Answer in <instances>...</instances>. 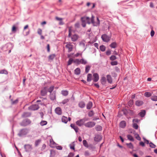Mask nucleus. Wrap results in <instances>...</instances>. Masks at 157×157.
<instances>
[{
	"label": "nucleus",
	"mask_w": 157,
	"mask_h": 157,
	"mask_svg": "<svg viewBox=\"0 0 157 157\" xmlns=\"http://www.w3.org/2000/svg\"><path fill=\"white\" fill-rule=\"evenodd\" d=\"M71 29L72 28L71 27H69L68 36L71 37V40L72 41H75L77 40L78 38V36L76 34H74L71 36V33L72 31Z\"/></svg>",
	"instance_id": "f257e3e1"
},
{
	"label": "nucleus",
	"mask_w": 157,
	"mask_h": 157,
	"mask_svg": "<svg viewBox=\"0 0 157 157\" xmlns=\"http://www.w3.org/2000/svg\"><path fill=\"white\" fill-rule=\"evenodd\" d=\"M94 17L92 16L91 18V23L94 26H98V25H99L100 24V21L98 18V17H97V20L96 21H94Z\"/></svg>",
	"instance_id": "f03ea898"
},
{
	"label": "nucleus",
	"mask_w": 157,
	"mask_h": 157,
	"mask_svg": "<svg viewBox=\"0 0 157 157\" xmlns=\"http://www.w3.org/2000/svg\"><path fill=\"white\" fill-rule=\"evenodd\" d=\"M101 38L103 41L106 42H108L111 39L110 36H109L105 34L102 35Z\"/></svg>",
	"instance_id": "7ed1b4c3"
},
{
	"label": "nucleus",
	"mask_w": 157,
	"mask_h": 157,
	"mask_svg": "<svg viewBox=\"0 0 157 157\" xmlns=\"http://www.w3.org/2000/svg\"><path fill=\"white\" fill-rule=\"evenodd\" d=\"M28 133V130L26 129H22L21 130L18 134V135L21 136L23 135H26Z\"/></svg>",
	"instance_id": "20e7f679"
},
{
	"label": "nucleus",
	"mask_w": 157,
	"mask_h": 157,
	"mask_svg": "<svg viewBox=\"0 0 157 157\" xmlns=\"http://www.w3.org/2000/svg\"><path fill=\"white\" fill-rule=\"evenodd\" d=\"M95 124V123L94 122H88L85 123L84 125L86 127L91 128L94 126Z\"/></svg>",
	"instance_id": "39448f33"
},
{
	"label": "nucleus",
	"mask_w": 157,
	"mask_h": 157,
	"mask_svg": "<svg viewBox=\"0 0 157 157\" xmlns=\"http://www.w3.org/2000/svg\"><path fill=\"white\" fill-rule=\"evenodd\" d=\"M31 123V121L29 119H27L24 120L21 123V125L23 126H26Z\"/></svg>",
	"instance_id": "423d86ee"
},
{
	"label": "nucleus",
	"mask_w": 157,
	"mask_h": 157,
	"mask_svg": "<svg viewBox=\"0 0 157 157\" xmlns=\"http://www.w3.org/2000/svg\"><path fill=\"white\" fill-rule=\"evenodd\" d=\"M90 19V18L89 17H82L81 18V20L83 22L82 24V26L83 27H85L86 26V24L84 23V22L86 21H87L89 24H90V22H89V20Z\"/></svg>",
	"instance_id": "0eeeda50"
},
{
	"label": "nucleus",
	"mask_w": 157,
	"mask_h": 157,
	"mask_svg": "<svg viewBox=\"0 0 157 157\" xmlns=\"http://www.w3.org/2000/svg\"><path fill=\"white\" fill-rule=\"evenodd\" d=\"M39 108L37 105H33L29 107V109L31 110H35L38 109Z\"/></svg>",
	"instance_id": "6e6552de"
},
{
	"label": "nucleus",
	"mask_w": 157,
	"mask_h": 157,
	"mask_svg": "<svg viewBox=\"0 0 157 157\" xmlns=\"http://www.w3.org/2000/svg\"><path fill=\"white\" fill-rule=\"evenodd\" d=\"M48 89L47 87H44L41 91V95L42 96H45L47 93Z\"/></svg>",
	"instance_id": "1a4fd4ad"
},
{
	"label": "nucleus",
	"mask_w": 157,
	"mask_h": 157,
	"mask_svg": "<svg viewBox=\"0 0 157 157\" xmlns=\"http://www.w3.org/2000/svg\"><path fill=\"white\" fill-rule=\"evenodd\" d=\"M85 121V119H82L77 121L76 122V123L77 125L80 126L83 124Z\"/></svg>",
	"instance_id": "9d476101"
},
{
	"label": "nucleus",
	"mask_w": 157,
	"mask_h": 157,
	"mask_svg": "<svg viewBox=\"0 0 157 157\" xmlns=\"http://www.w3.org/2000/svg\"><path fill=\"white\" fill-rule=\"evenodd\" d=\"M55 113L59 115H60L62 113V109L59 107H57L55 109Z\"/></svg>",
	"instance_id": "9b49d317"
},
{
	"label": "nucleus",
	"mask_w": 157,
	"mask_h": 157,
	"mask_svg": "<svg viewBox=\"0 0 157 157\" xmlns=\"http://www.w3.org/2000/svg\"><path fill=\"white\" fill-rule=\"evenodd\" d=\"M93 76L94 78L93 79V81L94 82H97L99 79V75L97 73H94L93 74Z\"/></svg>",
	"instance_id": "f8f14e48"
},
{
	"label": "nucleus",
	"mask_w": 157,
	"mask_h": 157,
	"mask_svg": "<svg viewBox=\"0 0 157 157\" xmlns=\"http://www.w3.org/2000/svg\"><path fill=\"white\" fill-rule=\"evenodd\" d=\"M66 47L68 49V52H70L72 51L73 45L71 43L67 44L66 46Z\"/></svg>",
	"instance_id": "ddd939ff"
},
{
	"label": "nucleus",
	"mask_w": 157,
	"mask_h": 157,
	"mask_svg": "<svg viewBox=\"0 0 157 157\" xmlns=\"http://www.w3.org/2000/svg\"><path fill=\"white\" fill-rule=\"evenodd\" d=\"M24 147L26 151H30L32 149L31 145L29 144L25 145L24 146Z\"/></svg>",
	"instance_id": "4468645a"
},
{
	"label": "nucleus",
	"mask_w": 157,
	"mask_h": 157,
	"mask_svg": "<svg viewBox=\"0 0 157 157\" xmlns=\"http://www.w3.org/2000/svg\"><path fill=\"white\" fill-rule=\"evenodd\" d=\"M56 145V143L53 140L52 138L50 139V146L52 147H54Z\"/></svg>",
	"instance_id": "2eb2a0df"
},
{
	"label": "nucleus",
	"mask_w": 157,
	"mask_h": 157,
	"mask_svg": "<svg viewBox=\"0 0 157 157\" xmlns=\"http://www.w3.org/2000/svg\"><path fill=\"white\" fill-rule=\"evenodd\" d=\"M50 98L51 100H54L56 99V93L55 92H53L50 93Z\"/></svg>",
	"instance_id": "dca6fc26"
},
{
	"label": "nucleus",
	"mask_w": 157,
	"mask_h": 157,
	"mask_svg": "<svg viewBox=\"0 0 157 157\" xmlns=\"http://www.w3.org/2000/svg\"><path fill=\"white\" fill-rule=\"evenodd\" d=\"M101 82L102 85H105L106 82V78L105 77H101L100 80Z\"/></svg>",
	"instance_id": "f3484780"
},
{
	"label": "nucleus",
	"mask_w": 157,
	"mask_h": 157,
	"mask_svg": "<svg viewBox=\"0 0 157 157\" xmlns=\"http://www.w3.org/2000/svg\"><path fill=\"white\" fill-rule=\"evenodd\" d=\"M71 127L73 128L74 130L76 132H78V128L77 127L75 126V125L74 124H71Z\"/></svg>",
	"instance_id": "a211bd4d"
},
{
	"label": "nucleus",
	"mask_w": 157,
	"mask_h": 157,
	"mask_svg": "<svg viewBox=\"0 0 157 157\" xmlns=\"http://www.w3.org/2000/svg\"><path fill=\"white\" fill-rule=\"evenodd\" d=\"M31 115V113L28 112H25L22 115V117H29Z\"/></svg>",
	"instance_id": "6ab92c4d"
},
{
	"label": "nucleus",
	"mask_w": 157,
	"mask_h": 157,
	"mask_svg": "<svg viewBox=\"0 0 157 157\" xmlns=\"http://www.w3.org/2000/svg\"><path fill=\"white\" fill-rule=\"evenodd\" d=\"M106 77L108 82L109 83H111L112 82V80L111 76L109 75H107Z\"/></svg>",
	"instance_id": "aec40b11"
},
{
	"label": "nucleus",
	"mask_w": 157,
	"mask_h": 157,
	"mask_svg": "<svg viewBox=\"0 0 157 157\" xmlns=\"http://www.w3.org/2000/svg\"><path fill=\"white\" fill-rule=\"evenodd\" d=\"M135 104L136 105L140 106L143 104V102L141 101L137 100L136 101Z\"/></svg>",
	"instance_id": "412c9836"
},
{
	"label": "nucleus",
	"mask_w": 157,
	"mask_h": 157,
	"mask_svg": "<svg viewBox=\"0 0 157 157\" xmlns=\"http://www.w3.org/2000/svg\"><path fill=\"white\" fill-rule=\"evenodd\" d=\"M126 126V122L124 121H121L120 124V126L122 128H124Z\"/></svg>",
	"instance_id": "4be33fe9"
},
{
	"label": "nucleus",
	"mask_w": 157,
	"mask_h": 157,
	"mask_svg": "<svg viewBox=\"0 0 157 157\" xmlns=\"http://www.w3.org/2000/svg\"><path fill=\"white\" fill-rule=\"evenodd\" d=\"M62 122L66 123L68 121L67 117L64 116H63L62 118Z\"/></svg>",
	"instance_id": "5701e85b"
},
{
	"label": "nucleus",
	"mask_w": 157,
	"mask_h": 157,
	"mask_svg": "<svg viewBox=\"0 0 157 157\" xmlns=\"http://www.w3.org/2000/svg\"><path fill=\"white\" fill-rule=\"evenodd\" d=\"M101 136L99 135L96 136L94 138V140L96 141H99L101 140Z\"/></svg>",
	"instance_id": "b1692460"
},
{
	"label": "nucleus",
	"mask_w": 157,
	"mask_h": 157,
	"mask_svg": "<svg viewBox=\"0 0 157 157\" xmlns=\"http://www.w3.org/2000/svg\"><path fill=\"white\" fill-rule=\"evenodd\" d=\"M80 73V69L79 68H77L75 70V73L77 75H79Z\"/></svg>",
	"instance_id": "393cba45"
},
{
	"label": "nucleus",
	"mask_w": 157,
	"mask_h": 157,
	"mask_svg": "<svg viewBox=\"0 0 157 157\" xmlns=\"http://www.w3.org/2000/svg\"><path fill=\"white\" fill-rule=\"evenodd\" d=\"M146 112L144 110H142L140 112L139 114L141 117H143L145 114Z\"/></svg>",
	"instance_id": "a878e982"
},
{
	"label": "nucleus",
	"mask_w": 157,
	"mask_h": 157,
	"mask_svg": "<svg viewBox=\"0 0 157 157\" xmlns=\"http://www.w3.org/2000/svg\"><path fill=\"white\" fill-rule=\"evenodd\" d=\"M152 95V94L150 92H146L144 94V95L146 97H149Z\"/></svg>",
	"instance_id": "bb28decb"
},
{
	"label": "nucleus",
	"mask_w": 157,
	"mask_h": 157,
	"mask_svg": "<svg viewBox=\"0 0 157 157\" xmlns=\"http://www.w3.org/2000/svg\"><path fill=\"white\" fill-rule=\"evenodd\" d=\"M92 103L91 102H89L87 105V109H90L92 107Z\"/></svg>",
	"instance_id": "cd10ccee"
},
{
	"label": "nucleus",
	"mask_w": 157,
	"mask_h": 157,
	"mask_svg": "<svg viewBox=\"0 0 157 157\" xmlns=\"http://www.w3.org/2000/svg\"><path fill=\"white\" fill-rule=\"evenodd\" d=\"M92 75L90 74H89L87 75V80L88 82H90L91 80Z\"/></svg>",
	"instance_id": "c85d7f7f"
},
{
	"label": "nucleus",
	"mask_w": 157,
	"mask_h": 157,
	"mask_svg": "<svg viewBox=\"0 0 157 157\" xmlns=\"http://www.w3.org/2000/svg\"><path fill=\"white\" fill-rule=\"evenodd\" d=\"M109 46L112 48H115L117 47V44L115 42H113Z\"/></svg>",
	"instance_id": "c756f323"
},
{
	"label": "nucleus",
	"mask_w": 157,
	"mask_h": 157,
	"mask_svg": "<svg viewBox=\"0 0 157 157\" xmlns=\"http://www.w3.org/2000/svg\"><path fill=\"white\" fill-rule=\"evenodd\" d=\"M83 145L86 147H88L89 145L87 141L86 140H84L83 141Z\"/></svg>",
	"instance_id": "7c9ffc66"
},
{
	"label": "nucleus",
	"mask_w": 157,
	"mask_h": 157,
	"mask_svg": "<svg viewBox=\"0 0 157 157\" xmlns=\"http://www.w3.org/2000/svg\"><path fill=\"white\" fill-rule=\"evenodd\" d=\"M80 63L85 65L87 63V61L84 59H80Z\"/></svg>",
	"instance_id": "2f4dec72"
},
{
	"label": "nucleus",
	"mask_w": 157,
	"mask_h": 157,
	"mask_svg": "<svg viewBox=\"0 0 157 157\" xmlns=\"http://www.w3.org/2000/svg\"><path fill=\"white\" fill-rule=\"evenodd\" d=\"M90 68V66L89 65L86 66L85 72L86 73H87L89 71Z\"/></svg>",
	"instance_id": "473e14b6"
},
{
	"label": "nucleus",
	"mask_w": 157,
	"mask_h": 157,
	"mask_svg": "<svg viewBox=\"0 0 157 157\" xmlns=\"http://www.w3.org/2000/svg\"><path fill=\"white\" fill-rule=\"evenodd\" d=\"M127 137L128 140L131 141H133L134 139L132 136L130 135H128L127 136Z\"/></svg>",
	"instance_id": "72a5a7b5"
},
{
	"label": "nucleus",
	"mask_w": 157,
	"mask_h": 157,
	"mask_svg": "<svg viewBox=\"0 0 157 157\" xmlns=\"http://www.w3.org/2000/svg\"><path fill=\"white\" fill-rule=\"evenodd\" d=\"M79 106L82 108H83L85 106V104L83 102L81 101L79 104Z\"/></svg>",
	"instance_id": "f704fd0d"
},
{
	"label": "nucleus",
	"mask_w": 157,
	"mask_h": 157,
	"mask_svg": "<svg viewBox=\"0 0 157 157\" xmlns=\"http://www.w3.org/2000/svg\"><path fill=\"white\" fill-rule=\"evenodd\" d=\"M126 144L128 148L131 149H132L133 148V145L131 143H130L129 144L127 143Z\"/></svg>",
	"instance_id": "c9c22d12"
},
{
	"label": "nucleus",
	"mask_w": 157,
	"mask_h": 157,
	"mask_svg": "<svg viewBox=\"0 0 157 157\" xmlns=\"http://www.w3.org/2000/svg\"><path fill=\"white\" fill-rule=\"evenodd\" d=\"M61 93L63 95L66 96L68 94V92L66 90H63L62 91Z\"/></svg>",
	"instance_id": "e433bc0d"
},
{
	"label": "nucleus",
	"mask_w": 157,
	"mask_h": 157,
	"mask_svg": "<svg viewBox=\"0 0 157 157\" xmlns=\"http://www.w3.org/2000/svg\"><path fill=\"white\" fill-rule=\"evenodd\" d=\"M41 141V139H38L35 141V145L36 146H37L40 143Z\"/></svg>",
	"instance_id": "4c0bfd02"
},
{
	"label": "nucleus",
	"mask_w": 157,
	"mask_h": 157,
	"mask_svg": "<svg viewBox=\"0 0 157 157\" xmlns=\"http://www.w3.org/2000/svg\"><path fill=\"white\" fill-rule=\"evenodd\" d=\"M69 101V99L66 98L63 100L61 102V103L63 104H64L68 102Z\"/></svg>",
	"instance_id": "58836bf2"
},
{
	"label": "nucleus",
	"mask_w": 157,
	"mask_h": 157,
	"mask_svg": "<svg viewBox=\"0 0 157 157\" xmlns=\"http://www.w3.org/2000/svg\"><path fill=\"white\" fill-rule=\"evenodd\" d=\"M100 50L102 52H104L105 50V47L103 45H102L100 47Z\"/></svg>",
	"instance_id": "ea45409f"
},
{
	"label": "nucleus",
	"mask_w": 157,
	"mask_h": 157,
	"mask_svg": "<svg viewBox=\"0 0 157 157\" xmlns=\"http://www.w3.org/2000/svg\"><path fill=\"white\" fill-rule=\"evenodd\" d=\"M54 88V87L53 86H52L50 87L48 89V91L51 93L52 91L53 90Z\"/></svg>",
	"instance_id": "a19ab883"
},
{
	"label": "nucleus",
	"mask_w": 157,
	"mask_h": 157,
	"mask_svg": "<svg viewBox=\"0 0 157 157\" xmlns=\"http://www.w3.org/2000/svg\"><path fill=\"white\" fill-rule=\"evenodd\" d=\"M151 99L154 101H157V96H152L151 97Z\"/></svg>",
	"instance_id": "79ce46f5"
},
{
	"label": "nucleus",
	"mask_w": 157,
	"mask_h": 157,
	"mask_svg": "<svg viewBox=\"0 0 157 157\" xmlns=\"http://www.w3.org/2000/svg\"><path fill=\"white\" fill-rule=\"evenodd\" d=\"M96 129L98 131H100L102 130V128L101 126L98 125L96 127Z\"/></svg>",
	"instance_id": "37998d69"
},
{
	"label": "nucleus",
	"mask_w": 157,
	"mask_h": 157,
	"mask_svg": "<svg viewBox=\"0 0 157 157\" xmlns=\"http://www.w3.org/2000/svg\"><path fill=\"white\" fill-rule=\"evenodd\" d=\"M133 103V100H130L128 102V104L129 106H132Z\"/></svg>",
	"instance_id": "c03bdc74"
},
{
	"label": "nucleus",
	"mask_w": 157,
	"mask_h": 157,
	"mask_svg": "<svg viewBox=\"0 0 157 157\" xmlns=\"http://www.w3.org/2000/svg\"><path fill=\"white\" fill-rule=\"evenodd\" d=\"M47 122L46 121H42L40 123V124L42 126L45 125L47 124Z\"/></svg>",
	"instance_id": "a18cd8bd"
},
{
	"label": "nucleus",
	"mask_w": 157,
	"mask_h": 157,
	"mask_svg": "<svg viewBox=\"0 0 157 157\" xmlns=\"http://www.w3.org/2000/svg\"><path fill=\"white\" fill-rule=\"evenodd\" d=\"M117 59L116 57L114 55L110 57V59L111 60H114Z\"/></svg>",
	"instance_id": "49530a36"
},
{
	"label": "nucleus",
	"mask_w": 157,
	"mask_h": 157,
	"mask_svg": "<svg viewBox=\"0 0 157 157\" xmlns=\"http://www.w3.org/2000/svg\"><path fill=\"white\" fill-rule=\"evenodd\" d=\"M149 144L150 147L151 148H155L156 147V146L152 143H150Z\"/></svg>",
	"instance_id": "de8ad7c7"
},
{
	"label": "nucleus",
	"mask_w": 157,
	"mask_h": 157,
	"mask_svg": "<svg viewBox=\"0 0 157 157\" xmlns=\"http://www.w3.org/2000/svg\"><path fill=\"white\" fill-rule=\"evenodd\" d=\"M7 73L8 72L7 71L5 70H2L0 71V74H7Z\"/></svg>",
	"instance_id": "09e8293b"
},
{
	"label": "nucleus",
	"mask_w": 157,
	"mask_h": 157,
	"mask_svg": "<svg viewBox=\"0 0 157 157\" xmlns=\"http://www.w3.org/2000/svg\"><path fill=\"white\" fill-rule=\"evenodd\" d=\"M73 61V59L72 58H70L68 62V65H71Z\"/></svg>",
	"instance_id": "8fccbe9b"
},
{
	"label": "nucleus",
	"mask_w": 157,
	"mask_h": 157,
	"mask_svg": "<svg viewBox=\"0 0 157 157\" xmlns=\"http://www.w3.org/2000/svg\"><path fill=\"white\" fill-rule=\"evenodd\" d=\"M55 55H51L49 56V59H50L52 60L55 58Z\"/></svg>",
	"instance_id": "3c124183"
},
{
	"label": "nucleus",
	"mask_w": 157,
	"mask_h": 157,
	"mask_svg": "<svg viewBox=\"0 0 157 157\" xmlns=\"http://www.w3.org/2000/svg\"><path fill=\"white\" fill-rule=\"evenodd\" d=\"M112 65H116L117 64V62L116 61H112L111 63Z\"/></svg>",
	"instance_id": "603ef678"
},
{
	"label": "nucleus",
	"mask_w": 157,
	"mask_h": 157,
	"mask_svg": "<svg viewBox=\"0 0 157 157\" xmlns=\"http://www.w3.org/2000/svg\"><path fill=\"white\" fill-rule=\"evenodd\" d=\"M94 115V113L92 111H90L88 113V116L90 117H92Z\"/></svg>",
	"instance_id": "864d4df0"
},
{
	"label": "nucleus",
	"mask_w": 157,
	"mask_h": 157,
	"mask_svg": "<svg viewBox=\"0 0 157 157\" xmlns=\"http://www.w3.org/2000/svg\"><path fill=\"white\" fill-rule=\"evenodd\" d=\"M42 30L40 29H38L37 30V33L40 35H41L42 34Z\"/></svg>",
	"instance_id": "5fc2aeb1"
},
{
	"label": "nucleus",
	"mask_w": 157,
	"mask_h": 157,
	"mask_svg": "<svg viewBox=\"0 0 157 157\" xmlns=\"http://www.w3.org/2000/svg\"><path fill=\"white\" fill-rule=\"evenodd\" d=\"M138 125L136 123H134L133 124V127L136 129H137L138 128Z\"/></svg>",
	"instance_id": "6e6d98bb"
},
{
	"label": "nucleus",
	"mask_w": 157,
	"mask_h": 157,
	"mask_svg": "<svg viewBox=\"0 0 157 157\" xmlns=\"http://www.w3.org/2000/svg\"><path fill=\"white\" fill-rule=\"evenodd\" d=\"M80 59H77L76 60H75V62L76 63H77L78 64H79L80 63Z\"/></svg>",
	"instance_id": "4d7b16f0"
},
{
	"label": "nucleus",
	"mask_w": 157,
	"mask_h": 157,
	"mask_svg": "<svg viewBox=\"0 0 157 157\" xmlns=\"http://www.w3.org/2000/svg\"><path fill=\"white\" fill-rule=\"evenodd\" d=\"M136 138L139 140H141V138L139 136L138 134H137L136 136Z\"/></svg>",
	"instance_id": "13d9d810"
},
{
	"label": "nucleus",
	"mask_w": 157,
	"mask_h": 157,
	"mask_svg": "<svg viewBox=\"0 0 157 157\" xmlns=\"http://www.w3.org/2000/svg\"><path fill=\"white\" fill-rule=\"evenodd\" d=\"M106 54L108 56L109 55L111 54V51L109 50L107 51L106 52Z\"/></svg>",
	"instance_id": "bf43d9fd"
},
{
	"label": "nucleus",
	"mask_w": 157,
	"mask_h": 157,
	"mask_svg": "<svg viewBox=\"0 0 157 157\" xmlns=\"http://www.w3.org/2000/svg\"><path fill=\"white\" fill-rule=\"evenodd\" d=\"M55 18L56 20L59 21H60V20H63V19L62 18H60V17H56Z\"/></svg>",
	"instance_id": "052dcab7"
},
{
	"label": "nucleus",
	"mask_w": 157,
	"mask_h": 157,
	"mask_svg": "<svg viewBox=\"0 0 157 157\" xmlns=\"http://www.w3.org/2000/svg\"><path fill=\"white\" fill-rule=\"evenodd\" d=\"M74 155V154L73 153H70L68 156V157H73Z\"/></svg>",
	"instance_id": "680f3d73"
},
{
	"label": "nucleus",
	"mask_w": 157,
	"mask_h": 157,
	"mask_svg": "<svg viewBox=\"0 0 157 157\" xmlns=\"http://www.w3.org/2000/svg\"><path fill=\"white\" fill-rule=\"evenodd\" d=\"M85 155L86 156H88L90 155V153L89 151H87L85 152Z\"/></svg>",
	"instance_id": "e2e57ef3"
},
{
	"label": "nucleus",
	"mask_w": 157,
	"mask_h": 157,
	"mask_svg": "<svg viewBox=\"0 0 157 157\" xmlns=\"http://www.w3.org/2000/svg\"><path fill=\"white\" fill-rule=\"evenodd\" d=\"M155 34V32L153 30H152L151 32V36H153Z\"/></svg>",
	"instance_id": "0e129e2a"
},
{
	"label": "nucleus",
	"mask_w": 157,
	"mask_h": 157,
	"mask_svg": "<svg viewBox=\"0 0 157 157\" xmlns=\"http://www.w3.org/2000/svg\"><path fill=\"white\" fill-rule=\"evenodd\" d=\"M12 31L15 32L16 31V27L15 26H13L12 28Z\"/></svg>",
	"instance_id": "69168bd1"
},
{
	"label": "nucleus",
	"mask_w": 157,
	"mask_h": 157,
	"mask_svg": "<svg viewBox=\"0 0 157 157\" xmlns=\"http://www.w3.org/2000/svg\"><path fill=\"white\" fill-rule=\"evenodd\" d=\"M56 148L58 150H61L62 149V147L61 146H58L56 147Z\"/></svg>",
	"instance_id": "338daca9"
},
{
	"label": "nucleus",
	"mask_w": 157,
	"mask_h": 157,
	"mask_svg": "<svg viewBox=\"0 0 157 157\" xmlns=\"http://www.w3.org/2000/svg\"><path fill=\"white\" fill-rule=\"evenodd\" d=\"M140 145L142 146V147H144L145 146L144 143L143 142H140L139 143Z\"/></svg>",
	"instance_id": "774afa93"
}]
</instances>
